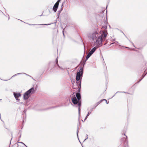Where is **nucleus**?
Wrapping results in <instances>:
<instances>
[{
	"instance_id": "f257e3e1",
	"label": "nucleus",
	"mask_w": 147,
	"mask_h": 147,
	"mask_svg": "<svg viewBox=\"0 0 147 147\" xmlns=\"http://www.w3.org/2000/svg\"><path fill=\"white\" fill-rule=\"evenodd\" d=\"M98 34L96 32H94L92 34V38H94L96 36H98ZM107 36L106 32L105 31L102 32V34L100 36H98L97 37L96 40V44L97 46H101V44L102 40H105L106 37Z\"/></svg>"
},
{
	"instance_id": "f03ea898",
	"label": "nucleus",
	"mask_w": 147,
	"mask_h": 147,
	"mask_svg": "<svg viewBox=\"0 0 147 147\" xmlns=\"http://www.w3.org/2000/svg\"><path fill=\"white\" fill-rule=\"evenodd\" d=\"M83 73V70L82 68L81 67L80 69H79L78 71L76 78V80L77 81V84L79 83L80 87L82 77Z\"/></svg>"
},
{
	"instance_id": "7ed1b4c3",
	"label": "nucleus",
	"mask_w": 147,
	"mask_h": 147,
	"mask_svg": "<svg viewBox=\"0 0 147 147\" xmlns=\"http://www.w3.org/2000/svg\"><path fill=\"white\" fill-rule=\"evenodd\" d=\"M36 90V89L32 87L26 92L24 94V100H27L32 94L35 93Z\"/></svg>"
},
{
	"instance_id": "20e7f679",
	"label": "nucleus",
	"mask_w": 147,
	"mask_h": 147,
	"mask_svg": "<svg viewBox=\"0 0 147 147\" xmlns=\"http://www.w3.org/2000/svg\"><path fill=\"white\" fill-rule=\"evenodd\" d=\"M76 97L78 100V101H79V100H80L81 98V95L80 94L78 93H77L76 94ZM72 101H78L75 95H74V96H73Z\"/></svg>"
},
{
	"instance_id": "39448f33",
	"label": "nucleus",
	"mask_w": 147,
	"mask_h": 147,
	"mask_svg": "<svg viewBox=\"0 0 147 147\" xmlns=\"http://www.w3.org/2000/svg\"><path fill=\"white\" fill-rule=\"evenodd\" d=\"M96 50L95 47L93 48L90 51V52L88 54L86 57V60H87L91 55L94 53Z\"/></svg>"
},
{
	"instance_id": "423d86ee",
	"label": "nucleus",
	"mask_w": 147,
	"mask_h": 147,
	"mask_svg": "<svg viewBox=\"0 0 147 147\" xmlns=\"http://www.w3.org/2000/svg\"><path fill=\"white\" fill-rule=\"evenodd\" d=\"M13 95L16 99V100H19L20 99H18V98L20 97L21 96V94L20 93H15L13 92Z\"/></svg>"
},
{
	"instance_id": "0eeeda50",
	"label": "nucleus",
	"mask_w": 147,
	"mask_h": 147,
	"mask_svg": "<svg viewBox=\"0 0 147 147\" xmlns=\"http://www.w3.org/2000/svg\"><path fill=\"white\" fill-rule=\"evenodd\" d=\"M73 103L74 105H76L77 106L79 107H78V110H79V114L80 115V107L81 106V102H72Z\"/></svg>"
},
{
	"instance_id": "6e6552de",
	"label": "nucleus",
	"mask_w": 147,
	"mask_h": 147,
	"mask_svg": "<svg viewBox=\"0 0 147 147\" xmlns=\"http://www.w3.org/2000/svg\"><path fill=\"white\" fill-rule=\"evenodd\" d=\"M58 5H59L58 4L55 3L53 6V10L55 12H56L58 7Z\"/></svg>"
},
{
	"instance_id": "1a4fd4ad",
	"label": "nucleus",
	"mask_w": 147,
	"mask_h": 147,
	"mask_svg": "<svg viewBox=\"0 0 147 147\" xmlns=\"http://www.w3.org/2000/svg\"><path fill=\"white\" fill-rule=\"evenodd\" d=\"M25 74L27 75H28L27 74H25V73H18V74H15L13 76H12V77H14V76H17L18 75V74Z\"/></svg>"
},
{
	"instance_id": "9d476101",
	"label": "nucleus",
	"mask_w": 147,
	"mask_h": 147,
	"mask_svg": "<svg viewBox=\"0 0 147 147\" xmlns=\"http://www.w3.org/2000/svg\"><path fill=\"white\" fill-rule=\"evenodd\" d=\"M67 103H68L67 104L68 105L71 104V105H72V104L71 102H65V104H67Z\"/></svg>"
},
{
	"instance_id": "9b49d317",
	"label": "nucleus",
	"mask_w": 147,
	"mask_h": 147,
	"mask_svg": "<svg viewBox=\"0 0 147 147\" xmlns=\"http://www.w3.org/2000/svg\"><path fill=\"white\" fill-rule=\"evenodd\" d=\"M61 0H58L56 3H55L59 5V2Z\"/></svg>"
},
{
	"instance_id": "f8f14e48",
	"label": "nucleus",
	"mask_w": 147,
	"mask_h": 147,
	"mask_svg": "<svg viewBox=\"0 0 147 147\" xmlns=\"http://www.w3.org/2000/svg\"><path fill=\"white\" fill-rule=\"evenodd\" d=\"M27 102H25V101H24V102H22L21 103L22 104H26V103Z\"/></svg>"
},
{
	"instance_id": "ddd939ff",
	"label": "nucleus",
	"mask_w": 147,
	"mask_h": 147,
	"mask_svg": "<svg viewBox=\"0 0 147 147\" xmlns=\"http://www.w3.org/2000/svg\"><path fill=\"white\" fill-rule=\"evenodd\" d=\"M91 113V112H88L87 115V117H88L89 115Z\"/></svg>"
},
{
	"instance_id": "4468645a",
	"label": "nucleus",
	"mask_w": 147,
	"mask_h": 147,
	"mask_svg": "<svg viewBox=\"0 0 147 147\" xmlns=\"http://www.w3.org/2000/svg\"><path fill=\"white\" fill-rule=\"evenodd\" d=\"M123 139L125 140V142H126L127 143V139L126 138H123Z\"/></svg>"
},
{
	"instance_id": "2eb2a0df",
	"label": "nucleus",
	"mask_w": 147,
	"mask_h": 147,
	"mask_svg": "<svg viewBox=\"0 0 147 147\" xmlns=\"http://www.w3.org/2000/svg\"><path fill=\"white\" fill-rule=\"evenodd\" d=\"M18 143H21L22 144H24V145L25 146H26V145L24 143H23V142H18Z\"/></svg>"
},
{
	"instance_id": "dca6fc26",
	"label": "nucleus",
	"mask_w": 147,
	"mask_h": 147,
	"mask_svg": "<svg viewBox=\"0 0 147 147\" xmlns=\"http://www.w3.org/2000/svg\"><path fill=\"white\" fill-rule=\"evenodd\" d=\"M88 138V135L87 134L86 135V138L84 140V141H85Z\"/></svg>"
},
{
	"instance_id": "f3484780",
	"label": "nucleus",
	"mask_w": 147,
	"mask_h": 147,
	"mask_svg": "<svg viewBox=\"0 0 147 147\" xmlns=\"http://www.w3.org/2000/svg\"><path fill=\"white\" fill-rule=\"evenodd\" d=\"M101 102H98L97 103V105L96 106V107L99 104H100V103Z\"/></svg>"
},
{
	"instance_id": "a211bd4d",
	"label": "nucleus",
	"mask_w": 147,
	"mask_h": 147,
	"mask_svg": "<svg viewBox=\"0 0 147 147\" xmlns=\"http://www.w3.org/2000/svg\"><path fill=\"white\" fill-rule=\"evenodd\" d=\"M104 100H105V101H107V100L105 99L102 100H100V101H103Z\"/></svg>"
},
{
	"instance_id": "6ab92c4d",
	"label": "nucleus",
	"mask_w": 147,
	"mask_h": 147,
	"mask_svg": "<svg viewBox=\"0 0 147 147\" xmlns=\"http://www.w3.org/2000/svg\"><path fill=\"white\" fill-rule=\"evenodd\" d=\"M26 111L24 110L23 112V114H24V113H26Z\"/></svg>"
},
{
	"instance_id": "aec40b11",
	"label": "nucleus",
	"mask_w": 147,
	"mask_h": 147,
	"mask_svg": "<svg viewBox=\"0 0 147 147\" xmlns=\"http://www.w3.org/2000/svg\"><path fill=\"white\" fill-rule=\"evenodd\" d=\"M88 117H87V116H86V117H85V119L84 120V121H85V120Z\"/></svg>"
},
{
	"instance_id": "412c9836",
	"label": "nucleus",
	"mask_w": 147,
	"mask_h": 147,
	"mask_svg": "<svg viewBox=\"0 0 147 147\" xmlns=\"http://www.w3.org/2000/svg\"><path fill=\"white\" fill-rule=\"evenodd\" d=\"M77 135L78 137V130H77Z\"/></svg>"
},
{
	"instance_id": "4be33fe9",
	"label": "nucleus",
	"mask_w": 147,
	"mask_h": 147,
	"mask_svg": "<svg viewBox=\"0 0 147 147\" xmlns=\"http://www.w3.org/2000/svg\"><path fill=\"white\" fill-rule=\"evenodd\" d=\"M29 25H36V24H29Z\"/></svg>"
},
{
	"instance_id": "5701e85b",
	"label": "nucleus",
	"mask_w": 147,
	"mask_h": 147,
	"mask_svg": "<svg viewBox=\"0 0 147 147\" xmlns=\"http://www.w3.org/2000/svg\"><path fill=\"white\" fill-rule=\"evenodd\" d=\"M106 102V103H107V104H108V103H109V102Z\"/></svg>"
},
{
	"instance_id": "b1692460",
	"label": "nucleus",
	"mask_w": 147,
	"mask_h": 147,
	"mask_svg": "<svg viewBox=\"0 0 147 147\" xmlns=\"http://www.w3.org/2000/svg\"><path fill=\"white\" fill-rule=\"evenodd\" d=\"M64 30L63 29V35H64V33H63V32H64Z\"/></svg>"
},
{
	"instance_id": "393cba45",
	"label": "nucleus",
	"mask_w": 147,
	"mask_h": 147,
	"mask_svg": "<svg viewBox=\"0 0 147 147\" xmlns=\"http://www.w3.org/2000/svg\"><path fill=\"white\" fill-rule=\"evenodd\" d=\"M57 60H58V59L57 58L56 59V61H57Z\"/></svg>"
},
{
	"instance_id": "a878e982",
	"label": "nucleus",
	"mask_w": 147,
	"mask_h": 147,
	"mask_svg": "<svg viewBox=\"0 0 147 147\" xmlns=\"http://www.w3.org/2000/svg\"><path fill=\"white\" fill-rule=\"evenodd\" d=\"M124 135H125V136H126V138H127V136H125V134H124Z\"/></svg>"
},
{
	"instance_id": "bb28decb",
	"label": "nucleus",
	"mask_w": 147,
	"mask_h": 147,
	"mask_svg": "<svg viewBox=\"0 0 147 147\" xmlns=\"http://www.w3.org/2000/svg\"><path fill=\"white\" fill-rule=\"evenodd\" d=\"M67 105V104H66V105H65V106H66ZM63 106H64V105H63Z\"/></svg>"
},
{
	"instance_id": "cd10ccee",
	"label": "nucleus",
	"mask_w": 147,
	"mask_h": 147,
	"mask_svg": "<svg viewBox=\"0 0 147 147\" xmlns=\"http://www.w3.org/2000/svg\"><path fill=\"white\" fill-rule=\"evenodd\" d=\"M144 76H143V78H143L144 77Z\"/></svg>"
},
{
	"instance_id": "c85d7f7f",
	"label": "nucleus",
	"mask_w": 147,
	"mask_h": 147,
	"mask_svg": "<svg viewBox=\"0 0 147 147\" xmlns=\"http://www.w3.org/2000/svg\"><path fill=\"white\" fill-rule=\"evenodd\" d=\"M45 25H46V24H45ZM47 25H48L49 24H47Z\"/></svg>"
},
{
	"instance_id": "c756f323",
	"label": "nucleus",
	"mask_w": 147,
	"mask_h": 147,
	"mask_svg": "<svg viewBox=\"0 0 147 147\" xmlns=\"http://www.w3.org/2000/svg\"><path fill=\"white\" fill-rule=\"evenodd\" d=\"M82 121L83 122H84V121H83L82 120Z\"/></svg>"
},
{
	"instance_id": "7c9ffc66",
	"label": "nucleus",
	"mask_w": 147,
	"mask_h": 147,
	"mask_svg": "<svg viewBox=\"0 0 147 147\" xmlns=\"http://www.w3.org/2000/svg\"><path fill=\"white\" fill-rule=\"evenodd\" d=\"M92 111V109L91 110V111Z\"/></svg>"
},
{
	"instance_id": "2f4dec72",
	"label": "nucleus",
	"mask_w": 147,
	"mask_h": 147,
	"mask_svg": "<svg viewBox=\"0 0 147 147\" xmlns=\"http://www.w3.org/2000/svg\"><path fill=\"white\" fill-rule=\"evenodd\" d=\"M123 93L125 92H122Z\"/></svg>"
},
{
	"instance_id": "473e14b6",
	"label": "nucleus",
	"mask_w": 147,
	"mask_h": 147,
	"mask_svg": "<svg viewBox=\"0 0 147 147\" xmlns=\"http://www.w3.org/2000/svg\"><path fill=\"white\" fill-rule=\"evenodd\" d=\"M147 73H147H146V74Z\"/></svg>"
},
{
	"instance_id": "72a5a7b5",
	"label": "nucleus",
	"mask_w": 147,
	"mask_h": 147,
	"mask_svg": "<svg viewBox=\"0 0 147 147\" xmlns=\"http://www.w3.org/2000/svg\"><path fill=\"white\" fill-rule=\"evenodd\" d=\"M26 147H27V146H26Z\"/></svg>"
}]
</instances>
